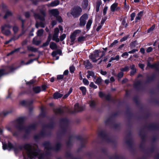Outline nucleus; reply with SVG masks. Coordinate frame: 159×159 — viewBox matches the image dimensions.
Here are the masks:
<instances>
[{
  "instance_id": "nucleus-61",
  "label": "nucleus",
  "mask_w": 159,
  "mask_h": 159,
  "mask_svg": "<svg viewBox=\"0 0 159 159\" xmlns=\"http://www.w3.org/2000/svg\"><path fill=\"white\" fill-rule=\"evenodd\" d=\"M128 52H124L122 55V57H124L125 56H128L129 54H128Z\"/></svg>"
},
{
  "instance_id": "nucleus-19",
  "label": "nucleus",
  "mask_w": 159,
  "mask_h": 159,
  "mask_svg": "<svg viewBox=\"0 0 159 159\" xmlns=\"http://www.w3.org/2000/svg\"><path fill=\"white\" fill-rule=\"evenodd\" d=\"M92 23V20L91 19H89V20L88 21V22L87 24V25H86V28L88 30H89L90 28V27L91 25V24Z\"/></svg>"
},
{
  "instance_id": "nucleus-12",
  "label": "nucleus",
  "mask_w": 159,
  "mask_h": 159,
  "mask_svg": "<svg viewBox=\"0 0 159 159\" xmlns=\"http://www.w3.org/2000/svg\"><path fill=\"white\" fill-rule=\"evenodd\" d=\"M4 12H5V15L4 16V18H7L12 15V13L8 9L5 10L4 11Z\"/></svg>"
},
{
  "instance_id": "nucleus-35",
  "label": "nucleus",
  "mask_w": 159,
  "mask_h": 159,
  "mask_svg": "<svg viewBox=\"0 0 159 159\" xmlns=\"http://www.w3.org/2000/svg\"><path fill=\"white\" fill-rule=\"evenodd\" d=\"M89 86L90 87L94 89H96L97 88V86L95 85L93 82H91Z\"/></svg>"
},
{
  "instance_id": "nucleus-22",
  "label": "nucleus",
  "mask_w": 159,
  "mask_h": 159,
  "mask_svg": "<svg viewBox=\"0 0 159 159\" xmlns=\"http://www.w3.org/2000/svg\"><path fill=\"white\" fill-rule=\"evenodd\" d=\"M50 47L52 49H54L57 48L56 44L53 42L51 43Z\"/></svg>"
},
{
  "instance_id": "nucleus-3",
  "label": "nucleus",
  "mask_w": 159,
  "mask_h": 159,
  "mask_svg": "<svg viewBox=\"0 0 159 159\" xmlns=\"http://www.w3.org/2000/svg\"><path fill=\"white\" fill-rule=\"evenodd\" d=\"M82 11V9L77 6L74 8L71 11V14L75 18L78 17L81 14Z\"/></svg>"
},
{
  "instance_id": "nucleus-59",
  "label": "nucleus",
  "mask_w": 159,
  "mask_h": 159,
  "mask_svg": "<svg viewBox=\"0 0 159 159\" xmlns=\"http://www.w3.org/2000/svg\"><path fill=\"white\" fill-rule=\"evenodd\" d=\"M34 60H33V59L30 60L29 61H28L25 64V65L29 64L32 63L33 62Z\"/></svg>"
},
{
  "instance_id": "nucleus-29",
  "label": "nucleus",
  "mask_w": 159,
  "mask_h": 159,
  "mask_svg": "<svg viewBox=\"0 0 159 159\" xmlns=\"http://www.w3.org/2000/svg\"><path fill=\"white\" fill-rule=\"evenodd\" d=\"M86 37L83 36H80L78 39V41L79 42H81L84 41L85 40Z\"/></svg>"
},
{
  "instance_id": "nucleus-27",
  "label": "nucleus",
  "mask_w": 159,
  "mask_h": 159,
  "mask_svg": "<svg viewBox=\"0 0 159 159\" xmlns=\"http://www.w3.org/2000/svg\"><path fill=\"white\" fill-rule=\"evenodd\" d=\"M27 49L28 50L32 52H36L37 51V49L35 48H33L32 47L30 46H28L27 47Z\"/></svg>"
},
{
  "instance_id": "nucleus-63",
  "label": "nucleus",
  "mask_w": 159,
  "mask_h": 159,
  "mask_svg": "<svg viewBox=\"0 0 159 159\" xmlns=\"http://www.w3.org/2000/svg\"><path fill=\"white\" fill-rule=\"evenodd\" d=\"M140 52L143 54H144L145 53V50L143 48H142L140 49Z\"/></svg>"
},
{
  "instance_id": "nucleus-9",
  "label": "nucleus",
  "mask_w": 159,
  "mask_h": 159,
  "mask_svg": "<svg viewBox=\"0 0 159 159\" xmlns=\"http://www.w3.org/2000/svg\"><path fill=\"white\" fill-rule=\"evenodd\" d=\"M49 12L52 15L56 17L59 14V12L58 10L57 9L50 10L49 11Z\"/></svg>"
},
{
  "instance_id": "nucleus-30",
  "label": "nucleus",
  "mask_w": 159,
  "mask_h": 159,
  "mask_svg": "<svg viewBox=\"0 0 159 159\" xmlns=\"http://www.w3.org/2000/svg\"><path fill=\"white\" fill-rule=\"evenodd\" d=\"M35 26L36 27L38 28L39 26L42 27H45V25L44 24H43L42 23H40L39 24L37 23L36 24Z\"/></svg>"
},
{
  "instance_id": "nucleus-11",
  "label": "nucleus",
  "mask_w": 159,
  "mask_h": 159,
  "mask_svg": "<svg viewBox=\"0 0 159 159\" xmlns=\"http://www.w3.org/2000/svg\"><path fill=\"white\" fill-rule=\"evenodd\" d=\"M85 67L87 69H89L91 67V64L89 60H86L84 62Z\"/></svg>"
},
{
  "instance_id": "nucleus-42",
  "label": "nucleus",
  "mask_w": 159,
  "mask_h": 159,
  "mask_svg": "<svg viewBox=\"0 0 159 159\" xmlns=\"http://www.w3.org/2000/svg\"><path fill=\"white\" fill-rule=\"evenodd\" d=\"M19 50V48H17V49H16L12 51L11 52H10V53H9L8 55H7L9 56L11 54L13 53H14L16 52L17 51H18Z\"/></svg>"
},
{
  "instance_id": "nucleus-34",
  "label": "nucleus",
  "mask_w": 159,
  "mask_h": 159,
  "mask_svg": "<svg viewBox=\"0 0 159 159\" xmlns=\"http://www.w3.org/2000/svg\"><path fill=\"white\" fill-rule=\"evenodd\" d=\"M50 37H51V36H50V34H49V35L48 41L46 42L44 44V46H46L48 45V44L51 40Z\"/></svg>"
},
{
  "instance_id": "nucleus-1",
  "label": "nucleus",
  "mask_w": 159,
  "mask_h": 159,
  "mask_svg": "<svg viewBox=\"0 0 159 159\" xmlns=\"http://www.w3.org/2000/svg\"><path fill=\"white\" fill-rule=\"evenodd\" d=\"M23 147L27 154L30 158H33L39 154V152L30 144H26Z\"/></svg>"
},
{
  "instance_id": "nucleus-41",
  "label": "nucleus",
  "mask_w": 159,
  "mask_h": 159,
  "mask_svg": "<svg viewBox=\"0 0 159 159\" xmlns=\"http://www.w3.org/2000/svg\"><path fill=\"white\" fill-rule=\"evenodd\" d=\"M66 35L65 34H62L60 37V39L61 41H62L66 38Z\"/></svg>"
},
{
  "instance_id": "nucleus-13",
  "label": "nucleus",
  "mask_w": 159,
  "mask_h": 159,
  "mask_svg": "<svg viewBox=\"0 0 159 159\" xmlns=\"http://www.w3.org/2000/svg\"><path fill=\"white\" fill-rule=\"evenodd\" d=\"M59 4V2L58 0H56L52 2L50 4L48 5L49 7H55L57 6Z\"/></svg>"
},
{
  "instance_id": "nucleus-7",
  "label": "nucleus",
  "mask_w": 159,
  "mask_h": 159,
  "mask_svg": "<svg viewBox=\"0 0 159 159\" xmlns=\"http://www.w3.org/2000/svg\"><path fill=\"white\" fill-rule=\"evenodd\" d=\"M42 14V16H40L38 14H35L34 15V17L36 19H39L41 21H43L44 20V16H45V13L43 11L41 12Z\"/></svg>"
},
{
  "instance_id": "nucleus-28",
  "label": "nucleus",
  "mask_w": 159,
  "mask_h": 159,
  "mask_svg": "<svg viewBox=\"0 0 159 159\" xmlns=\"http://www.w3.org/2000/svg\"><path fill=\"white\" fill-rule=\"evenodd\" d=\"M43 32V29H41L38 30L37 32V36H41L42 35Z\"/></svg>"
},
{
  "instance_id": "nucleus-64",
  "label": "nucleus",
  "mask_w": 159,
  "mask_h": 159,
  "mask_svg": "<svg viewBox=\"0 0 159 159\" xmlns=\"http://www.w3.org/2000/svg\"><path fill=\"white\" fill-rule=\"evenodd\" d=\"M139 66L141 68L143 69L144 68V65L143 64H139Z\"/></svg>"
},
{
  "instance_id": "nucleus-40",
  "label": "nucleus",
  "mask_w": 159,
  "mask_h": 159,
  "mask_svg": "<svg viewBox=\"0 0 159 159\" xmlns=\"http://www.w3.org/2000/svg\"><path fill=\"white\" fill-rule=\"evenodd\" d=\"M83 82L85 85H88L89 84V81L86 79H84L83 80Z\"/></svg>"
},
{
  "instance_id": "nucleus-37",
  "label": "nucleus",
  "mask_w": 159,
  "mask_h": 159,
  "mask_svg": "<svg viewBox=\"0 0 159 159\" xmlns=\"http://www.w3.org/2000/svg\"><path fill=\"white\" fill-rule=\"evenodd\" d=\"M108 9V7L107 6H105L103 10V15L105 16L106 14Z\"/></svg>"
},
{
  "instance_id": "nucleus-54",
  "label": "nucleus",
  "mask_w": 159,
  "mask_h": 159,
  "mask_svg": "<svg viewBox=\"0 0 159 159\" xmlns=\"http://www.w3.org/2000/svg\"><path fill=\"white\" fill-rule=\"evenodd\" d=\"M152 50V48L151 47H149L147 49L146 51L147 52H151Z\"/></svg>"
},
{
  "instance_id": "nucleus-45",
  "label": "nucleus",
  "mask_w": 159,
  "mask_h": 159,
  "mask_svg": "<svg viewBox=\"0 0 159 159\" xmlns=\"http://www.w3.org/2000/svg\"><path fill=\"white\" fill-rule=\"evenodd\" d=\"M118 43V41L117 40H115L110 45V47H112L114 45H115Z\"/></svg>"
},
{
  "instance_id": "nucleus-32",
  "label": "nucleus",
  "mask_w": 159,
  "mask_h": 159,
  "mask_svg": "<svg viewBox=\"0 0 159 159\" xmlns=\"http://www.w3.org/2000/svg\"><path fill=\"white\" fill-rule=\"evenodd\" d=\"M0 139H1V141L2 142V147H3V150H5V149H7V146L4 143V142L3 141H2V138L1 137V138H0Z\"/></svg>"
},
{
  "instance_id": "nucleus-18",
  "label": "nucleus",
  "mask_w": 159,
  "mask_h": 159,
  "mask_svg": "<svg viewBox=\"0 0 159 159\" xmlns=\"http://www.w3.org/2000/svg\"><path fill=\"white\" fill-rule=\"evenodd\" d=\"M58 34L54 33L52 38L53 40L57 42H59V39L58 38Z\"/></svg>"
},
{
  "instance_id": "nucleus-49",
  "label": "nucleus",
  "mask_w": 159,
  "mask_h": 159,
  "mask_svg": "<svg viewBox=\"0 0 159 159\" xmlns=\"http://www.w3.org/2000/svg\"><path fill=\"white\" fill-rule=\"evenodd\" d=\"M135 13L134 12L133 13H132L131 15H130V16H131V20H133L134 19V17L135 16Z\"/></svg>"
},
{
  "instance_id": "nucleus-14",
  "label": "nucleus",
  "mask_w": 159,
  "mask_h": 159,
  "mask_svg": "<svg viewBox=\"0 0 159 159\" xmlns=\"http://www.w3.org/2000/svg\"><path fill=\"white\" fill-rule=\"evenodd\" d=\"M21 35V34H20L19 36H14L13 37H12V38H11V39L10 40H9L8 41H6L5 43V44H8V43H9L10 42H11V41H12V40H15L17 39H18L19 37Z\"/></svg>"
},
{
  "instance_id": "nucleus-15",
  "label": "nucleus",
  "mask_w": 159,
  "mask_h": 159,
  "mask_svg": "<svg viewBox=\"0 0 159 159\" xmlns=\"http://www.w3.org/2000/svg\"><path fill=\"white\" fill-rule=\"evenodd\" d=\"M89 1L88 0H84L82 4V7L84 8H86L88 5Z\"/></svg>"
},
{
  "instance_id": "nucleus-47",
  "label": "nucleus",
  "mask_w": 159,
  "mask_h": 159,
  "mask_svg": "<svg viewBox=\"0 0 159 159\" xmlns=\"http://www.w3.org/2000/svg\"><path fill=\"white\" fill-rule=\"evenodd\" d=\"M56 17L57 18V20L59 22H61L62 21V19L61 16H57Z\"/></svg>"
},
{
  "instance_id": "nucleus-24",
  "label": "nucleus",
  "mask_w": 159,
  "mask_h": 159,
  "mask_svg": "<svg viewBox=\"0 0 159 159\" xmlns=\"http://www.w3.org/2000/svg\"><path fill=\"white\" fill-rule=\"evenodd\" d=\"M89 103L90 107L92 108L94 107L95 105V101L92 100H91L89 101Z\"/></svg>"
},
{
  "instance_id": "nucleus-16",
  "label": "nucleus",
  "mask_w": 159,
  "mask_h": 159,
  "mask_svg": "<svg viewBox=\"0 0 159 159\" xmlns=\"http://www.w3.org/2000/svg\"><path fill=\"white\" fill-rule=\"evenodd\" d=\"M102 3V2L101 0H98L97 2L96 5V11L98 12L99 11V7Z\"/></svg>"
},
{
  "instance_id": "nucleus-55",
  "label": "nucleus",
  "mask_w": 159,
  "mask_h": 159,
  "mask_svg": "<svg viewBox=\"0 0 159 159\" xmlns=\"http://www.w3.org/2000/svg\"><path fill=\"white\" fill-rule=\"evenodd\" d=\"M50 148V145L49 143L47 144V145L45 146V148L47 150H49Z\"/></svg>"
},
{
  "instance_id": "nucleus-20",
  "label": "nucleus",
  "mask_w": 159,
  "mask_h": 159,
  "mask_svg": "<svg viewBox=\"0 0 159 159\" xmlns=\"http://www.w3.org/2000/svg\"><path fill=\"white\" fill-rule=\"evenodd\" d=\"M94 81L96 84L99 85L101 84L102 79L98 77L97 79L95 78L94 80Z\"/></svg>"
},
{
  "instance_id": "nucleus-8",
  "label": "nucleus",
  "mask_w": 159,
  "mask_h": 159,
  "mask_svg": "<svg viewBox=\"0 0 159 159\" xmlns=\"http://www.w3.org/2000/svg\"><path fill=\"white\" fill-rule=\"evenodd\" d=\"M110 9L111 11L114 12L115 11L118 10L120 9V8L117 7V3H114L111 6Z\"/></svg>"
},
{
  "instance_id": "nucleus-62",
  "label": "nucleus",
  "mask_w": 159,
  "mask_h": 159,
  "mask_svg": "<svg viewBox=\"0 0 159 159\" xmlns=\"http://www.w3.org/2000/svg\"><path fill=\"white\" fill-rule=\"evenodd\" d=\"M102 25H100L99 26H98V27L96 29V30L97 31H98L100 30L101 28L102 27Z\"/></svg>"
},
{
  "instance_id": "nucleus-26",
  "label": "nucleus",
  "mask_w": 159,
  "mask_h": 159,
  "mask_svg": "<svg viewBox=\"0 0 159 159\" xmlns=\"http://www.w3.org/2000/svg\"><path fill=\"white\" fill-rule=\"evenodd\" d=\"M33 91L35 93H38L41 91V89L39 87H37L34 88H33Z\"/></svg>"
},
{
  "instance_id": "nucleus-25",
  "label": "nucleus",
  "mask_w": 159,
  "mask_h": 159,
  "mask_svg": "<svg viewBox=\"0 0 159 159\" xmlns=\"http://www.w3.org/2000/svg\"><path fill=\"white\" fill-rule=\"evenodd\" d=\"M119 58L120 57L119 55H116L115 57H111L110 58L109 62H111L112 61L114 60L118 61L119 59Z\"/></svg>"
},
{
  "instance_id": "nucleus-39",
  "label": "nucleus",
  "mask_w": 159,
  "mask_h": 159,
  "mask_svg": "<svg viewBox=\"0 0 159 159\" xmlns=\"http://www.w3.org/2000/svg\"><path fill=\"white\" fill-rule=\"evenodd\" d=\"M156 65L155 64H154L153 65L151 64L149 62H148L147 66H148L151 67V68H154L156 67Z\"/></svg>"
},
{
  "instance_id": "nucleus-17",
  "label": "nucleus",
  "mask_w": 159,
  "mask_h": 159,
  "mask_svg": "<svg viewBox=\"0 0 159 159\" xmlns=\"http://www.w3.org/2000/svg\"><path fill=\"white\" fill-rule=\"evenodd\" d=\"M62 95L58 92H56L53 94V97L55 99H58L61 98Z\"/></svg>"
},
{
  "instance_id": "nucleus-43",
  "label": "nucleus",
  "mask_w": 159,
  "mask_h": 159,
  "mask_svg": "<svg viewBox=\"0 0 159 159\" xmlns=\"http://www.w3.org/2000/svg\"><path fill=\"white\" fill-rule=\"evenodd\" d=\"M125 10L127 11L129 9V5H126V2H125Z\"/></svg>"
},
{
  "instance_id": "nucleus-5",
  "label": "nucleus",
  "mask_w": 159,
  "mask_h": 159,
  "mask_svg": "<svg viewBox=\"0 0 159 159\" xmlns=\"http://www.w3.org/2000/svg\"><path fill=\"white\" fill-rule=\"evenodd\" d=\"M93 53L94 54H91L89 56V57L93 62H95L97 60L96 58L99 57V51L98 50H95Z\"/></svg>"
},
{
  "instance_id": "nucleus-4",
  "label": "nucleus",
  "mask_w": 159,
  "mask_h": 159,
  "mask_svg": "<svg viewBox=\"0 0 159 159\" xmlns=\"http://www.w3.org/2000/svg\"><path fill=\"white\" fill-rule=\"evenodd\" d=\"M88 17L86 14H84L81 16L80 19V25L81 26H84L85 25L86 20Z\"/></svg>"
},
{
  "instance_id": "nucleus-33",
  "label": "nucleus",
  "mask_w": 159,
  "mask_h": 159,
  "mask_svg": "<svg viewBox=\"0 0 159 159\" xmlns=\"http://www.w3.org/2000/svg\"><path fill=\"white\" fill-rule=\"evenodd\" d=\"M54 111L57 113H61L62 112V110L60 108L55 109L54 110Z\"/></svg>"
},
{
  "instance_id": "nucleus-56",
  "label": "nucleus",
  "mask_w": 159,
  "mask_h": 159,
  "mask_svg": "<svg viewBox=\"0 0 159 159\" xmlns=\"http://www.w3.org/2000/svg\"><path fill=\"white\" fill-rule=\"evenodd\" d=\"M128 37V36H124L120 39V41L121 42H123L126 39H127Z\"/></svg>"
},
{
  "instance_id": "nucleus-44",
  "label": "nucleus",
  "mask_w": 159,
  "mask_h": 159,
  "mask_svg": "<svg viewBox=\"0 0 159 159\" xmlns=\"http://www.w3.org/2000/svg\"><path fill=\"white\" fill-rule=\"evenodd\" d=\"M155 28V25H153L152 26V27L150 28L148 30V33H149L150 31H152Z\"/></svg>"
},
{
  "instance_id": "nucleus-38",
  "label": "nucleus",
  "mask_w": 159,
  "mask_h": 159,
  "mask_svg": "<svg viewBox=\"0 0 159 159\" xmlns=\"http://www.w3.org/2000/svg\"><path fill=\"white\" fill-rule=\"evenodd\" d=\"M129 70V67L127 66L125 67L124 68H122L120 70L122 71H127Z\"/></svg>"
},
{
  "instance_id": "nucleus-23",
  "label": "nucleus",
  "mask_w": 159,
  "mask_h": 159,
  "mask_svg": "<svg viewBox=\"0 0 159 159\" xmlns=\"http://www.w3.org/2000/svg\"><path fill=\"white\" fill-rule=\"evenodd\" d=\"M80 89L82 91L83 95H84L86 94V89L84 87H81L80 88Z\"/></svg>"
},
{
  "instance_id": "nucleus-36",
  "label": "nucleus",
  "mask_w": 159,
  "mask_h": 159,
  "mask_svg": "<svg viewBox=\"0 0 159 159\" xmlns=\"http://www.w3.org/2000/svg\"><path fill=\"white\" fill-rule=\"evenodd\" d=\"M33 43L36 45H38L39 44V41L36 40V38H34L33 39Z\"/></svg>"
},
{
  "instance_id": "nucleus-10",
  "label": "nucleus",
  "mask_w": 159,
  "mask_h": 159,
  "mask_svg": "<svg viewBox=\"0 0 159 159\" xmlns=\"http://www.w3.org/2000/svg\"><path fill=\"white\" fill-rule=\"evenodd\" d=\"M74 108L76 111H80L83 110L84 108L82 107L79 106V104L77 103L75 105Z\"/></svg>"
},
{
  "instance_id": "nucleus-52",
  "label": "nucleus",
  "mask_w": 159,
  "mask_h": 159,
  "mask_svg": "<svg viewBox=\"0 0 159 159\" xmlns=\"http://www.w3.org/2000/svg\"><path fill=\"white\" fill-rule=\"evenodd\" d=\"M63 75H59L57 76V79L58 80H61L63 79Z\"/></svg>"
},
{
  "instance_id": "nucleus-46",
  "label": "nucleus",
  "mask_w": 159,
  "mask_h": 159,
  "mask_svg": "<svg viewBox=\"0 0 159 159\" xmlns=\"http://www.w3.org/2000/svg\"><path fill=\"white\" fill-rule=\"evenodd\" d=\"M88 73L89 75L92 77H93L94 75V74L93 72L90 71H88Z\"/></svg>"
},
{
  "instance_id": "nucleus-48",
  "label": "nucleus",
  "mask_w": 159,
  "mask_h": 159,
  "mask_svg": "<svg viewBox=\"0 0 159 159\" xmlns=\"http://www.w3.org/2000/svg\"><path fill=\"white\" fill-rule=\"evenodd\" d=\"M75 67L73 66H70V72L72 73L74 72V70H75Z\"/></svg>"
},
{
  "instance_id": "nucleus-60",
  "label": "nucleus",
  "mask_w": 159,
  "mask_h": 159,
  "mask_svg": "<svg viewBox=\"0 0 159 159\" xmlns=\"http://www.w3.org/2000/svg\"><path fill=\"white\" fill-rule=\"evenodd\" d=\"M10 148L11 149L13 148L12 145L10 143H9L7 146Z\"/></svg>"
},
{
  "instance_id": "nucleus-6",
  "label": "nucleus",
  "mask_w": 159,
  "mask_h": 159,
  "mask_svg": "<svg viewBox=\"0 0 159 159\" xmlns=\"http://www.w3.org/2000/svg\"><path fill=\"white\" fill-rule=\"evenodd\" d=\"M81 32L80 30H75L73 33L71 34L70 36V39L72 40H74L75 39V38Z\"/></svg>"
},
{
  "instance_id": "nucleus-50",
  "label": "nucleus",
  "mask_w": 159,
  "mask_h": 159,
  "mask_svg": "<svg viewBox=\"0 0 159 159\" xmlns=\"http://www.w3.org/2000/svg\"><path fill=\"white\" fill-rule=\"evenodd\" d=\"M123 72H120L118 75V76L119 78H121L123 76Z\"/></svg>"
},
{
  "instance_id": "nucleus-21",
  "label": "nucleus",
  "mask_w": 159,
  "mask_h": 159,
  "mask_svg": "<svg viewBox=\"0 0 159 159\" xmlns=\"http://www.w3.org/2000/svg\"><path fill=\"white\" fill-rule=\"evenodd\" d=\"M143 15V13L142 11H141L139 13L135 18L136 21V22L138 20H140L142 16Z\"/></svg>"
},
{
  "instance_id": "nucleus-51",
  "label": "nucleus",
  "mask_w": 159,
  "mask_h": 159,
  "mask_svg": "<svg viewBox=\"0 0 159 159\" xmlns=\"http://www.w3.org/2000/svg\"><path fill=\"white\" fill-rule=\"evenodd\" d=\"M58 53L57 51H54L52 52V54L53 57H55Z\"/></svg>"
},
{
  "instance_id": "nucleus-58",
  "label": "nucleus",
  "mask_w": 159,
  "mask_h": 159,
  "mask_svg": "<svg viewBox=\"0 0 159 159\" xmlns=\"http://www.w3.org/2000/svg\"><path fill=\"white\" fill-rule=\"evenodd\" d=\"M59 32V30L58 28H56L54 30V33L58 34Z\"/></svg>"
},
{
  "instance_id": "nucleus-31",
  "label": "nucleus",
  "mask_w": 159,
  "mask_h": 159,
  "mask_svg": "<svg viewBox=\"0 0 159 159\" xmlns=\"http://www.w3.org/2000/svg\"><path fill=\"white\" fill-rule=\"evenodd\" d=\"M13 30L14 33L16 34L18 31V28L16 26H14L13 28Z\"/></svg>"
},
{
  "instance_id": "nucleus-53",
  "label": "nucleus",
  "mask_w": 159,
  "mask_h": 159,
  "mask_svg": "<svg viewBox=\"0 0 159 159\" xmlns=\"http://www.w3.org/2000/svg\"><path fill=\"white\" fill-rule=\"evenodd\" d=\"M132 70L130 72V74L131 75H133L136 72V70L135 69H131Z\"/></svg>"
},
{
  "instance_id": "nucleus-2",
  "label": "nucleus",
  "mask_w": 159,
  "mask_h": 159,
  "mask_svg": "<svg viewBox=\"0 0 159 159\" xmlns=\"http://www.w3.org/2000/svg\"><path fill=\"white\" fill-rule=\"evenodd\" d=\"M11 27V26L8 22L4 24L1 27L2 32L4 35L9 36L11 34V32L10 29Z\"/></svg>"
},
{
  "instance_id": "nucleus-57",
  "label": "nucleus",
  "mask_w": 159,
  "mask_h": 159,
  "mask_svg": "<svg viewBox=\"0 0 159 159\" xmlns=\"http://www.w3.org/2000/svg\"><path fill=\"white\" fill-rule=\"evenodd\" d=\"M137 51H138V50L136 49H134L131 51H129L128 52V53H134V52H135Z\"/></svg>"
}]
</instances>
